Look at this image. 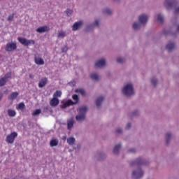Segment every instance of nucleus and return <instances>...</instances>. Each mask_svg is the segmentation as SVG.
<instances>
[{"label":"nucleus","mask_w":179,"mask_h":179,"mask_svg":"<svg viewBox=\"0 0 179 179\" xmlns=\"http://www.w3.org/2000/svg\"><path fill=\"white\" fill-rule=\"evenodd\" d=\"M87 106H82L77 109L78 115L76 116V120L78 122H83L86 120V113H87Z\"/></svg>","instance_id":"f257e3e1"},{"label":"nucleus","mask_w":179,"mask_h":179,"mask_svg":"<svg viewBox=\"0 0 179 179\" xmlns=\"http://www.w3.org/2000/svg\"><path fill=\"white\" fill-rule=\"evenodd\" d=\"M72 99L74 101L71 99L69 100H63L62 101L61 107L62 108H66V107H69V106H73V104H78L79 101V96L76 94H73L72 96Z\"/></svg>","instance_id":"f03ea898"},{"label":"nucleus","mask_w":179,"mask_h":179,"mask_svg":"<svg viewBox=\"0 0 179 179\" xmlns=\"http://www.w3.org/2000/svg\"><path fill=\"white\" fill-rule=\"evenodd\" d=\"M122 93L125 96H132L135 91L134 90V85L132 84H127L122 89Z\"/></svg>","instance_id":"7ed1b4c3"},{"label":"nucleus","mask_w":179,"mask_h":179,"mask_svg":"<svg viewBox=\"0 0 179 179\" xmlns=\"http://www.w3.org/2000/svg\"><path fill=\"white\" fill-rule=\"evenodd\" d=\"M17 40L19 43L22 44V45H26V46L34 45L36 43L34 40H32V39L29 40V39H26L24 38H21V37H18Z\"/></svg>","instance_id":"20e7f679"},{"label":"nucleus","mask_w":179,"mask_h":179,"mask_svg":"<svg viewBox=\"0 0 179 179\" xmlns=\"http://www.w3.org/2000/svg\"><path fill=\"white\" fill-rule=\"evenodd\" d=\"M17 137V133L13 131L6 136V141L7 142V143H10L12 145V143L15 142V138H16Z\"/></svg>","instance_id":"39448f33"},{"label":"nucleus","mask_w":179,"mask_h":179,"mask_svg":"<svg viewBox=\"0 0 179 179\" xmlns=\"http://www.w3.org/2000/svg\"><path fill=\"white\" fill-rule=\"evenodd\" d=\"M132 177L135 179L141 178L143 176V171L141 168H138V170L134 171L132 172Z\"/></svg>","instance_id":"423d86ee"},{"label":"nucleus","mask_w":179,"mask_h":179,"mask_svg":"<svg viewBox=\"0 0 179 179\" xmlns=\"http://www.w3.org/2000/svg\"><path fill=\"white\" fill-rule=\"evenodd\" d=\"M17 48L16 43H8L6 44L5 50L6 51L11 52L12 51H15Z\"/></svg>","instance_id":"0eeeda50"},{"label":"nucleus","mask_w":179,"mask_h":179,"mask_svg":"<svg viewBox=\"0 0 179 179\" xmlns=\"http://www.w3.org/2000/svg\"><path fill=\"white\" fill-rule=\"evenodd\" d=\"M177 3V0H165L164 6L167 9H171Z\"/></svg>","instance_id":"6e6552de"},{"label":"nucleus","mask_w":179,"mask_h":179,"mask_svg":"<svg viewBox=\"0 0 179 179\" xmlns=\"http://www.w3.org/2000/svg\"><path fill=\"white\" fill-rule=\"evenodd\" d=\"M138 20L141 24H146L148 23V20H149V16L146 14H141L138 17Z\"/></svg>","instance_id":"1a4fd4ad"},{"label":"nucleus","mask_w":179,"mask_h":179,"mask_svg":"<svg viewBox=\"0 0 179 179\" xmlns=\"http://www.w3.org/2000/svg\"><path fill=\"white\" fill-rule=\"evenodd\" d=\"M107 64V61L106 60V59L102 58L99 60H98L96 63H95V66L96 68H104V66Z\"/></svg>","instance_id":"9d476101"},{"label":"nucleus","mask_w":179,"mask_h":179,"mask_svg":"<svg viewBox=\"0 0 179 179\" xmlns=\"http://www.w3.org/2000/svg\"><path fill=\"white\" fill-rule=\"evenodd\" d=\"M82 26H83V21H78L73 24V25L72 26V29L73 30V31H76V30H79V29H80Z\"/></svg>","instance_id":"9b49d317"},{"label":"nucleus","mask_w":179,"mask_h":179,"mask_svg":"<svg viewBox=\"0 0 179 179\" xmlns=\"http://www.w3.org/2000/svg\"><path fill=\"white\" fill-rule=\"evenodd\" d=\"M50 30V27L48 26L40 27L36 29L37 33H45V31H48Z\"/></svg>","instance_id":"f8f14e48"},{"label":"nucleus","mask_w":179,"mask_h":179,"mask_svg":"<svg viewBox=\"0 0 179 179\" xmlns=\"http://www.w3.org/2000/svg\"><path fill=\"white\" fill-rule=\"evenodd\" d=\"M34 62L36 65H44V59L40 57L35 56Z\"/></svg>","instance_id":"ddd939ff"},{"label":"nucleus","mask_w":179,"mask_h":179,"mask_svg":"<svg viewBox=\"0 0 179 179\" xmlns=\"http://www.w3.org/2000/svg\"><path fill=\"white\" fill-rule=\"evenodd\" d=\"M73 124H75V120L73 118H70L67 120V129L71 130L73 128Z\"/></svg>","instance_id":"4468645a"},{"label":"nucleus","mask_w":179,"mask_h":179,"mask_svg":"<svg viewBox=\"0 0 179 179\" xmlns=\"http://www.w3.org/2000/svg\"><path fill=\"white\" fill-rule=\"evenodd\" d=\"M59 104V99L58 98H54L50 100V106L52 107H57Z\"/></svg>","instance_id":"2eb2a0df"},{"label":"nucleus","mask_w":179,"mask_h":179,"mask_svg":"<svg viewBox=\"0 0 179 179\" xmlns=\"http://www.w3.org/2000/svg\"><path fill=\"white\" fill-rule=\"evenodd\" d=\"M166 143L169 145L170 141L173 139V134L171 132H167L165 135Z\"/></svg>","instance_id":"dca6fc26"},{"label":"nucleus","mask_w":179,"mask_h":179,"mask_svg":"<svg viewBox=\"0 0 179 179\" xmlns=\"http://www.w3.org/2000/svg\"><path fill=\"white\" fill-rule=\"evenodd\" d=\"M47 82H48V79H47V78H42L38 83V87H44V86L47 85Z\"/></svg>","instance_id":"f3484780"},{"label":"nucleus","mask_w":179,"mask_h":179,"mask_svg":"<svg viewBox=\"0 0 179 179\" xmlns=\"http://www.w3.org/2000/svg\"><path fill=\"white\" fill-rule=\"evenodd\" d=\"M75 142H76V138H75L74 137H69L67 138V143L68 145H70V146H72V145H75Z\"/></svg>","instance_id":"a211bd4d"},{"label":"nucleus","mask_w":179,"mask_h":179,"mask_svg":"<svg viewBox=\"0 0 179 179\" xmlns=\"http://www.w3.org/2000/svg\"><path fill=\"white\" fill-rule=\"evenodd\" d=\"M176 48V44L174 43H169L166 45V50L168 51H173Z\"/></svg>","instance_id":"6ab92c4d"},{"label":"nucleus","mask_w":179,"mask_h":179,"mask_svg":"<svg viewBox=\"0 0 179 179\" xmlns=\"http://www.w3.org/2000/svg\"><path fill=\"white\" fill-rule=\"evenodd\" d=\"M103 101H104V96H99V98H97V99L96 101V107H100V106H101V103H103Z\"/></svg>","instance_id":"aec40b11"},{"label":"nucleus","mask_w":179,"mask_h":179,"mask_svg":"<svg viewBox=\"0 0 179 179\" xmlns=\"http://www.w3.org/2000/svg\"><path fill=\"white\" fill-rule=\"evenodd\" d=\"M19 96V92H15L8 96L9 100H15Z\"/></svg>","instance_id":"412c9836"},{"label":"nucleus","mask_w":179,"mask_h":179,"mask_svg":"<svg viewBox=\"0 0 179 179\" xmlns=\"http://www.w3.org/2000/svg\"><path fill=\"white\" fill-rule=\"evenodd\" d=\"M59 141L57 138H52L50 141V146L51 148H54V146H58Z\"/></svg>","instance_id":"4be33fe9"},{"label":"nucleus","mask_w":179,"mask_h":179,"mask_svg":"<svg viewBox=\"0 0 179 179\" xmlns=\"http://www.w3.org/2000/svg\"><path fill=\"white\" fill-rule=\"evenodd\" d=\"M142 26V24L141 22H135L133 23V29L134 30H139Z\"/></svg>","instance_id":"5701e85b"},{"label":"nucleus","mask_w":179,"mask_h":179,"mask_svg":"<svg viewBox=\"0 0 179 179\" xmlns=\"http://www.w3.org/2000/svg\"><path fill=\"white\" fill-rule=\"evenodd\" d=\"M76 93H79L80 94H82V96H86V91H85L83 88H78L75 90Z\"/></svg>","instance_id":"b1692460"},{"label":"nucleus","mask_w":179,"mask_h":179,"mask_svg":"<svg viewBox=\"0 0 179 179\" xmlns=\"http://www.w3.org/2000/svg\"><path fill=\"white\" fill-rule=\"evenodd\" d=\"M8 117H15L16 116V111L15 110L8 109Z\"/></svg>","instance_id":"393cba45"},{"label":"nucleus","mask_w":179,"mask_h":179,"mask_svg":"<svg viewBox=\"0 0 179 179\" xmlns=\"http://www.w3.org/2000/svg\"><path fill=\"white\" fill-rule=\"evenodd\" d=\"M155 17L157 18L158 23H163V20H164L163 15L157 14V15H155Z\"/></svg>","instance_id":"a878e982"},{"label":"nucleus","mask_w":179,"mask_h":179,"mask_svg":"<svg viewBox=\"0 0 179 179\" xmlns=\"http://www.w3.org/2000/svg\"><path fill=\"white\" fill-rule=\"evenodd\" d=\"M120 149H121V144H117L113 148V153L115 155H118V152H120Z\"/></svg>","instance_id":"bb28decb"},{"label":"nucleus","mask_w":179,"mask_h":179,"mask_svg":"<svg viewBox=\"0 0 179 179\" xmlns=\"http://www.w3.org/2000/svg\"><path fill=\"white\" fill-rule=\"evenodd\" d=\"M91 78L92 80H99L100 79V76L96 73H92L91 74Z\"/></svg>","instance_id":"cd10ccee"},{"label":"nucleus","mask_w":179,"mask_h":179,"mask_svg":"<svg viewBox=\"0 0 179 179\" xmlns=\"http://www.w3.org/2000/svg\"><path fill=\"white\" fill-rule=\"evenodd\" d=\"M103 15H111L113 13V10L108 8H106L103 10Z\"/></svg>","instance_id":"c85d7f7f"},{"label":"nucleus","mask_w":179,"mask_h":179,"mask_svg":"<svg viewBox=\"0 0 179 179\" xmlns=\"http://www.w3.org/2000/svg\"><path fill=\"white\" fill-rule=\"evenodd\" d=\"M62 96V92L57 90L53 94V97L57 99V97H61Z\"/></svg>","instance_id":"c756f323"},{"label":"nucleus","mask_w":179,"mask_h":179,"mask_svg":"<svg viewBox=\"0 0 179 179\" xmlns=\"http://www.w3.org/2000/svg\"><path fill=\"white\" fill-rule=\"evenodd\" d=\"M40 114H41V109H36L32 113L33 117H37V115H40Z\"/></svg>","instance_id":"7c9ffc66"},{"label":"nucleus","mask_w":179,"mask_h":179,"mask_svg":"<svg viewBox=\"0 0 179 179\" xmlns=\"http://www.w3.org/2000/svg\"><path fill=\"white\" fill-rule=\"evenodd\" d=\"M65 31H59L58 34H57V37L58 38H64V37H65Z\"/></svg>","instance_id":"2f4dec72"},{"label":"nucleus","mask_w":179,"mask_h":179,"mask_svg":"<svg viewBox=\"0 0 179 179\" xmlns=\"http://www.w3.org/2000/svg\"><path fill=\"white\" fill-rule=\"evenodd\" d=\"M8 80L5 79L3 77L0 79V87H2V86H5Z\"/></svg>","instance_id":"473e14b6"},{"label":"nucleus","mask_w":179,"mask_h":179,"mask_svg":"<svg viewBox=\"0 0 179 179\" xmlns=\"http://www.w3.org/2000/svg\"><path fill=\"white\" fill-rule=\"evenodd\" d=\"M24 107H25V106H24V103H20L17 106L16 108H17V110H24Z\"/></svg>","instance_id":"72a5a7b5"},{"label":"nucleus","mask_w":179,"mask_h":179,"mask_svg":"<svg viewBox=\"0 0 179 179\" xmlns=\"http://www.w3.org/2000/svg\"><path fill=\"white\" fill-rule=\"evenodd\" d=\"M66 13L67 16H71V15H72V13H73V10L67 9V10H66Z\"/></svg>","instance_id":"f704fd0d"},{"label":"nucleus","mask_w":179,"mask_h":179,"mask_svg":"<svg viewBox=\"0 0 179 179\" xmlns=\"http://www.w3.org/2000/svg\"><path fill=\"white\" fill-rule=\"evenodd\" d=\"M100 24V20H96L95 22L91 25L92 27H96V26H99Z\"/></svg>","instance_id":"c9c22d12"},{"label":"nucleus","mask_w":179,"mask_h":179,"mask_svg":"<svg viewBox=\"0 0 179 179\" xmlns=\"http://www.w3.org/2000/svg\"><path fill=\"white\" fill-rule=\"evenodd\" d=\"M136 164H137V166L143 164V159H138L137 161H136Z\"/></svg>","instance_id":"e433bc0d"},{"label":"nucleus","mask_w":179,"mask_h":179,"mask_svg":"<svg viewBox=\"0 0 179 179\" xmlns=\"http://www.w3.org/2000/svg\"><path fill=\"white\" fill-rule=\"evenodd\" d=\"M151 83L154 86H156V84L157 83V80L155 78H153L151 79Z\"/></svg>","instance_id":"4c0bfd02"},{"label":"nucleus","mask_w":179,"mask_h":179,"mask_svg":"<svg viewBox=\"0 0 179 179\" xmlns=\"http://www.w3.org/2000/svg\"><path fill=\"white\" fill-rule=\"evenodd\" d=\"M10 73H6V75L3 77V78H4L6 80H8V79L9 78H10Z\"/></svg>","instance_id":"58836bf2"},{"label":"nucleus","mask_w":179,"mask_h":179,"mask_svg":"<svg viewBox=\"0 0 179 179\" xmlns=\"http://www.w3.org/2000/svg\"><path fill=\"white\" fill-rule=\"evenodd\" d=\"M117 62H119L120 64L124 62V58L122 57L117 58Z\"/></svg>","instance_id":"ea45409f"},{"label":"nucleus","mask_w":179,"mask_h":179,"mask_svg":"<svg viewBox=\"0 0 179 179\" xmlns=\"http://www.w3.org/2000/svg\"><path fill=\"white\" fill-rule=\"evenodd\" d=\"M62 50L63 52H66V51H68V47L64 46L62 48Z\"/></svg>","instance_id":"a19ab883"},{"label":"nucleus","mask_w":179,"mask_h":179,"mask_svg":"<svg viewBox=\"0 0 179 179\" xmlns=\"http://www.w3.org/2000/svg\"><path fill=\"white\" fill-rule=\"evenodd\" d=\"M13 17H14L13 15H9L8 17V20L9 22H10V20H13Z\"/></svg>","instance_id":"79ce46f5"},{"label":"nucleus","mask_w":179,"mask_h":179,"mask_svg":"<svg viewBox=\"0 0 179 179\" xmlns=\"http://www.w3.org/2000/svg\"><path fill=\"white\" fill-rule=\"evenodd\" d=\"M131 127V123H128V124H127V126H126V129H129Z\"/></svg>","instance_id":"37998d69"},{"label":"nucleus","mask_w":179,"mask_h":179,"mask_svg":"<svg viewBox=\"0 0 179 179\" xmlns=\"http://www.w3.org/2000/svg\"><path fill=\"white\" fill-rule=\"evenodd\" d=\"M116 132H117V134H121V132H122V129L119 128L116 130Z\"/></svg>","instance_id":"c03bdc74"},{"label":"nucleus","mask_w":179,"mask_h":179,"mask_svg":"<svg viewBox=\"0 0 179 179\" xmlns=\"http://www.w3.org/2000/svg\"><path fill=\"white\" fill-rule=\"evenodd\" d=\"M129 152H131V153H134V152H136V150L135 148H131L129 150Z\"/></svg>","instance_id":"a18cd8bd"},{"label":"nucleus","mask_w":179,"mask_h":179,"mask_svg":"<svg viewBox=\"0 0 179 179\" xmlns=\"http://www.w3.org/2000/svg\"><path fill=\"white\" fill-rule=\"evenodd\" d=\"M29 78H30V79H34V74H33V73H30V74H29Z\"/></svg>","instance_id":"49530a36"},{"label":"nucleus","mask_w":179,"mask_h":179,"mask_svg":"<svg viewBox=\"0 0 179 179\" xmlns=\"http://www.w3.org/2000/svg\"><path fill=\"white\" fill-rule=\"evenodd\" d=\"M69 85L70 86H75L76 83H75V82H71V83H69Z\"/></svg>","instance_id":"de8ad7c7"},{"label":"nucleus","mask_w":179,"mask_h":179,"mask_svg":"<svg viewBox=\"0 0 179 179\" xmlns=\"http://www.w3.org/2000/svg\"><path fill=\"white\" fill-rule=\"evenodd\" d=\"M175 13H179V7H178L177 8H176V10H175Z\"/></svg>","instance_id":"09e8293b"},{"label":"nucleus","mask_w":179,"mask_h":179,"mask_svg":"<svg viewBox=\"0 0 179 179\" xmlns=\"http://www.w3.org/2000/svg\"><path fill=\"white\" fill-rule=\"evenodd\" d=\"M3 96V94H2V92H0V100L2 99Z\"/></svg>","instance_id":"8fccbe9b"},{"label":"nucleus","mask_w":179,"mask_h":179,"mask_svg":"<svg viewBox=\"0 0 179 179\" xmlns=\"http://www.w3.org/2000/svg\"><path fill=\"white\" fill-rule=\"evenodd\" d=\"M178 31H179V25L178 26Z\"/></svg>","instance_id":"3c124183"},{"label":"nucleus","mask_w":179,"mask_h":179,"mask_svg":"<svg viewBox=\"0 0 179 179\" xmlns=\"http://www.w3.org/2000/svg\"><path fill=\"white\" fill-rule=\"evenodd\" d=\"M69 152H72V150H69Z\"/></svg>","instance_id":"603ef678"},{"label":"nucleus","mask_w":179,"mask_h":179,"mask_svg":"<svg viewBox=\"0 0 179 179\" xmlns=\"http://www.w3.org/2000/svg\"><path fill=\"white\" fill-rule=\"evenodd\" d=\"M63 138L66 139V137H63Z\"/></svg>","instance_id":"864d4df0"},{"label":"nucleus","mask_w":179,"mask_h":179,"mask_svg":"<svg viewBox=\"0 0 179 179\" xmlns=\"http://www.w3.org/2000/svg\"><path fill=\"white\" fill-rule=\"evenodd\" d=\"M115 1H118V0H115Z\"/></svg>","instance_id":"5fc2aeb1"}]
</instances>
